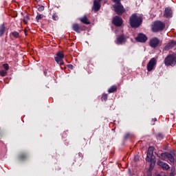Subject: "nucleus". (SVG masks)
<instances>
[{
    "instance_id": "obj_3",
    "label": "nucleus",
    "mask_w": 176,
    "mask_h": 176,
    "mask_svg": "<svg viewBox=\"0 0 176 176\" xmlns=\"http://www.w3.org/2000/svg\"><path fill=\"white\" fill-rule=\"evenodd\" d=\"M166 67H174L176 64V54H168L164 60Z\"/></svg>"
},
{
    "instance_id": "obj_36",
    "label": "nucleus",
    "mask_w": 176,
    "mask_h": 176,
    "mask_svg": "<svg viewBox=\"0 0 176 176\" xmlns=\"http://www.w3.org/2000/svg\"><path fill=\"white\" fill-rule=\"evenodd\" d=\"M113 2L116 3L118 2L119 3V2H120L122 0H111Z\"/></svg>"
},
{
    "instance_id": "obj_28",
    "label": "nucleus",
    "mask_w": 176,
    "mask_h": 176,
    "mask_svg": "<svg viewBox=\"0 0 176 176\" xmlns=\"http://www.w3.org/2000/svg\"><path fill=\"white\" fill-rule=\"evenodd\" d=\"M102 101H107L108 100V94H104L101 98Z\"/></svg>"
},
{
    "instance_id": "obj_20",
    "label": "nucleus",
    "mask_w": 176,
    "mask_h": 176,
    "mask_svg": "<svg viewBox=\"0 0 176 176\" xmlns=\"http://www.w3.org/2000/svg\"><path fill=\"white\" fill-rule=\"evenodd\" d=\"M118 91V87L116 85H112L109 89L108 93H115V91Z\"/></svg>"
},
{
    "instance_id": "obj_40",
    "label": "nucleus",
    "mask_w": 176,
    "mask_h": 176,
    "mask_svg": "<svg viewBox=\"0 0 176 176\" xmlns=\"http://www.w3.org/2000/svg\"><path fill=\"white\" fill-rule=\"evenodd\" d=\"M98 1V2L100 3V2H101V0H96Z\"/></svg>"
},
{
    "instance_id": "obj_33",
    "label": "nucleus",
    "mask_w": 176,
    "mask_h": 176,
    "mask_svg": "<svg viewBox=\"0 0 176 176\" xmlns=\"http://www.w3.org/2000/svg\"><path fill=\"white\" fill-rule=\"evenodd\" d=\"M3 69L8 71L9 69V65L8 63H5L3 65Z\"/></svg>"
},
{
    "instance_id": "obj_12",
    "label": "nucleus",
    "mask_w": 176,
    "mask_h": 176,
    "mask_svg": "<svg viewBox=\"0 0 176 176\" xmlns=\"http://www.w3.org/2000/svg\"><path fill=\"white\" fill-rule=\"evenodd\" d=\"M124 42H126V37L124 35L119 36L116 41V45H123Z\"/></svg>"
},
{
    "instance_id": "obj_25",
    "label": "nucleus",
    "mask_w": 176,
    "mask_h": 176,
    "mask_svg": "<svg viewBox=\"0 0 176 176\" xmlns=\"http://www.w3.org/2000/svg\"><path fill=\"white\" fill-rule=\"evenodd\" d=\"M43 17H44V15L42 14L37 15L36 16V21H37V23H39V20H42Z\"/></svg>"
},
{
    "instance_id": "obj_11",
    "label": "nucleus",
    "mask_w": 176,
    "mask_h": 176,
    "mask_svg": "<svg viewBox=\"0 0 176 176\" xmlns=\"http://www.w3.org/2000/svg\"><path fill=\"white\" fill-rule=\"evenodd\" d=\"M157 164L158 166H160V167H161V168H162V170L165 171H167V170H170V166L166 162L158 160Z\"/></svg>"
},
{
    "instance_id": "obj_38",
    "label": "nucleus",
    "mask_w": 176,
    "mask_h": 176,
    "mask_svg": "<svg viewBox=\"0 0 176 176\" xmlns=\"http://www.w3.org/2000/svg\"><path fill=\"white\" fill-rule=\"evenodd\" d=\"M152 120H153V122H156V121L157 120V119H156V118H153Z\"/></svg>"
},
{
    "instance_id": "obj_7",
    "label": "nucleus",
    "mask_w": 176,
    "mask_h": 176,
    "mask_svg": "<svg viewBox=\"0 0 176 176\" xmlns=\"http://www.w3.org/2000/svg\"><path fill=\"white\" fill-rule=\"evenodd\" d=\"M156 64H157V60L155 59V58H152L147 63V71L148 72L153 71V68H155L156 66Z\"/></svg>"
},
{
    "instance_id": "obj_26",
    "label": "nucleus",
    "mask_w": 176,
    "mask_h": 176,
    "mask_svg": "<svg viewBox=\"0 0 176 176\" xmlns=\"http://www.w3.org/2000/svg\"><path fill=\"white\" fill-rule=\"evenodd\" d=\"M58 58H64V54L61 52H58L57 54H56V56H55Z\"/></svg>"
},
{
    "instance_id": "obj_1",
    "label": "nucleus",
    "mask_w": 176,
    "mask_h": 176,
    "mask_svg": "<svg viewBox=\"0 0 176 176\" xmlns=\"http://www.w3.org/2000/svg\"><path fill=\"white\" fill-rule=\"evenodd\" d=\"M146 162L150 163L149 168L148 170L147 176H152L151 171L155 168V164H156V157L153 155V147L149 146L147 150Z\"/></svg>"
},
{
    "instance_id": "obj_24",
    "label": "nucleus",
    "mask_w": 176,
    "mask_h": 176,
    "mask_svg": "<svg viewBox=\"0 0 176 176\" xmlns=\"http://www.w3.org/2000/svg\"><path fill=\"white\" fill-rule=\"evenodd\" d=\"M29 20H30V15L27 14L23 17V22L24 23V24H28Z\"/></svg>"
},
{
    "instance_id": "obj_14",
    "label": "nucleus",
    "mask_w": 176,
    "mask_h": 176,
    "mask_svg": "<svg viewBox=\"0 0 176 176\" xmlns=\"http://www.w3.org/2000/svg\"><path fill=\"white\" fill-rule=\"evenodd\" d=\"M72 30L73 31H75V32H77V34H80V31H83V30H82V27H80L78 23H74L72 25Z\"/></svg>"
},
{
    "instance_id": "obj_41",
    "label": "nucleus",
    "mask_w": 176,
    "mask_h": 176,
    "mask_svg": "<svg viewBox=\"0 0 176 176\" xmlns=\"http://www.w3.org/2000/svg\"><path fill=\"white\" fill-rule=\"evenodd\" d=\"M44 74H45V75H46V74H47V72H44Z\"/></svg>"
},
{
    "instance_id": "obj_15",
    "label": "nucleus",
    "mask_w": 176,
    "mask_h": 176,
    "mask_svg": "<svg viewBox=\"0 0 176 176\" xmlns=\"http://www.w3.org/2000/svg\"><path fill=\"white\" fill-rule=\"evenodd\" d=\"M101 8V4L98 2V1H94V10L95 12H98Z\"/></svg>"
},
{
    "instance_id": "obj_30",
    "label": "nucleus",
    "mask_w": 176,
    "mask_h": 176,
    "mask_svg": "<svg viewBox=\"0 0 176 176\" xmlns=\"http://www.w3.org/2000/svg\"><path fill=\"white\" fill-rule=\"evenodd\" d=\"M0 75L1 76H6V75H8V72L6 70H1L0 71Z\"/></svg>"
},
{
    "instance_id": "obj_27",
    "label": "nucleus",
    "mask_w": 176,
    "mask_h": 176,
    "mask_svg": "<svg viewBox=\"0 0 176 176\" xmlns=\"http://www.w3.org/2000/svg\"><path fill=\"white\" fill-rule=\"evenodd\" d=\"M164 138V135L163 133H160L157 135V140H163Z\"/></svg>"
},
{
    "instance_id": "obj_23",
    "label": "nucleus",
    "mask_w": 176,
    "mask_h": 176,
    "mask_svg": "<svg viewBox=\"0 0 176 176\" xmlns=\"http://www.w3.org/2000/svg\"><path fill=\"white\" fill-rule=\"evenodd\" d=\"M10 35H12V36H13L14 38H20V33H19V32H16V31L12 32L10 33Z\"/></svg>"
},
{
    "instance_id": "obj_19",
    "label": "nucleus",
    "mask_w": 176,
    "mask_h": 176,
    "mask_svg": "<svg viewBox=\"0 0 176 176\" xmlns=\"http://www.w3.org/2000/svg\"><path fill=\"white\" fill-rule=\"evenodd\" d=\"M170 155V153L164 152L161 154V158L162 160H164L165 162H167V159H168V155Z\"/></svg>"
},
{
    "instance_id": "obj_37",
    "label": "nucleus",
    "mask_w": 176,
    "mask_h": 176,
    "mask_svg": "<svg viewBox=\"0 0 176 176\" xmlns=\"http://www.w3.org/2000/svg\"><path fill=\"white\" fill-rule=\"evenodd\" d=\"M78 155L81 159H83V155L82 153H79Z\"/></svg>"
},
{
    "instance_id": "obj_29",
    "label": "nucleus",
    "mask_w": 176,
    "mask_h": 176,
    "mask_svg": "<svg viewBox=\"0 0 176 176\" xmlns=\"http://www.w3.org/2000/svg\"><path fill=\"white\" fill-rule=\"evenodd\" d=\"M52 19L54 20V21H57V20H58V15H57V13L53 14Z\"/></svg>"
},
{
    "instance_id": "obj_6",
    "label": "nucleus",
    "mask_w": 176,
    "mask_h": 176,
    "mask_svg": "<svg viewBox=\"0 0 176 176\" xmlns=\"http://www.w3.org/2000/svg\"><path fill=\"white\" fill-rule=\"evenodd\" d=\"M148 45L153 49H156L160 45V40L157 37H154L150 39Z\"/></svg>"
},
{
    "instance_id": "obj_5",
    "label": "nucleus",
    "mask_w": 176,
    "mask_h": 176,
    "mask_svg": "<svg viewBox=\"0 0 176 176\" xmlns=\"http://www.w3.org/2000/svg\"><path fill=\"white\" fill-rule=\"evenodd\" d=\"M113 8H114V12H116L118 16H122V14L126 12L124 7H123V5H122L120 1H119V3L116 2V4L113 6Z\"/></svg>"
},
{
    "instance_id": "obj_13",
    "label": "nucleus",
    "mask_w": 176,
    "mask_h": 176,
    "mask_svg": "<svg viewBox=\"0 0 176 176\" xmlns=\"http://www.w3.org/2000/svg\"><path fill=\"white\" fill-rule=\"evenodd\" d=\"M175 45H176V42L175 41H172L164 47V50L165 51L170 50V49H173V47H174Z\"/></svg>"
},
{
    "instance_id": "obj_8",
    "label": "nucleus",
    "mask_w": 176,
    "mask_h": 176,
    "mask_svg": "<svg viewBox=\"0 0 176 176\" xmlns=\"http://www.w3.org/2000/svg\"><path fill=\"white\" fill-rule=\"evenodd\" d=\"M135 41L140 43H145L148 41V36L143 33H139L138 36L135 37Z\"/></svg>"
},
{
    "instance_id": "obj_39",
    "label": "nucleus",
    "mask_w": 176,
    "mask_h": 176,
    "mask_svg": "<svg viewBox=\"0 0 176 176\" xmlns=\"http://www.w3.org/2000/svg\"><path fill=\"white\" fill-rule=\"evenodd\" d=\"M170 176H175V173H170Z\"/></svg>"
},
{
    "instance_id": "obj_31",
    "label": "nucleus",
    "mask_w": 176,
    "mask_h": 176,
    "mask_svg": "<svg viewBox=\"0 0 176 176\" xmlns=\"http://www.w3.org/2000/svg\"><path fill=\"white\" fill-rule=\"evenodd\" d=\"M45 10V6H41L38 8V12H43Z\"/></svg>"
},
{
    "instance_id": "obj_22",
    "label": "nucleus",
    "mask_w": 176,
    "mask_h": 176,
    "mask_svg": "<svg viewBox=\"0 0 176 176\" xmlns=\"http://www.w3.org/2000/svg\"><path fill=\"white\" fill-rule=\"evenodd\" d=\"M55 61L57 64H59L60 66L64 65V60L61 58H54Z\"/></svg>"
},
{
    "instance_id": "obj_18",
    "label": "nucleus",
    "mask_w": 176,
    "mask_h": 176,
    "mask_svg": "<svg viewBox=\"0 0 176 176\" xmlns=\"http://www.w3.org/2000/svg\"><path fill=\"white\" fill-rule=\"evenodd\" d=\"M6 32V28L5 25L2 24L0 25V36H3L5 35V32Z\"/></svg>"
},
{
    "instance_id": "obj_35",
    "label": "nucleus",
    "mask_w": 176,
    "mask_h": 176,
    "mask_svg": "<svg viewBox=\"0 0 176 176\" xmlns=\"http://www.w3.org/2000/svg\"><path fill=\"white\" fill-rule=\"evenodd\" d=\"M67 67H68L69 69H74V65H67Z\"/></svg>"
},
{
    "instance_id": "obj_2",
    "label": "nucleus",
    "mask_w": 176,
    "mask_h": 176,
    "mask_svg": "<svg viewBox=\"0 0 176 176\" xmlns=\"http://www.w3.org/2000/svg\"><path fill=\"white\" fill-rule=\"evenodd\" d=\"M129 24L131 28H138L142 24V17L138 16L137 14H133L129 18Z\"/></svg>"
},
{
    "instance_id": "obj_32",
    "label": "nucleus",
    "mask_w": 176,
    "mask_h": 176,
    "mask_svg": "<svg viewBox=\"0 0 176 176\" xmlns=\"http://www.w3.org/2000/svg\"><path fill=\"white\" fill-rule=\"evenodd\" d=\"M130 137H131V135L130 133H126L124 136V139L129 140V138H130Z\"/></svg>"
},
{
    "instance_id": "obj_10",
    "label": "nucleus",
    "mask_w": 176,
    "mask_h": 176,
    "mask_svg": "<svg viewBox=\"0 0 176 176\" xmlns=\"http://www.w3.org/2000/svg\"><path fill=\"white\" fill-rule=\"evenodd\" d=\"M164 16V17H166V19L173 17V10H171V8L167 7L165 8Z\"/></svg>"
},
{
    "instance_id": "obj_17",
    "label": "nucleus",
    "mask_w": 176,
    "mask_h": 176,
    "mask_svg": "<svg viewBox=\"0 0 176 176\" xmlns=\"http://www.w3.org/2000/svg\"><path fill=\"white\" fill-rule=\"evenodd\" d=\"M80 21H81V23H82L83 24H90V21H89L86 15L82 18H80Z\"/></svg>"
},
{
    "instance_id": "obj_21",
    "label": "nucleus",
    "mask_w": 176,
    "mask_h": 176,
    "mask_svg": "<svg viewBox=\"0 0 176 176\" xmlns=\"http://www.w3.org/2000/svg\"><path fill=\"white\" fill-rule=\"evenodd\" d=\"M168 160L172 164H175V158H174V156H173V154L169 153V155H168Z\"/></svg>"
},
{
    "instance_id": "obj_34",
    "label": "nucleus",
    "mask_w": 176,
    "mask_h": 176,
    "mask_svg": "<svg viewBox=\"0 0 176 176\" xmlns=\"http://www.w3.org/2000/svg\"><path fill=\"white\" fill-rule=\"evenodd\" d=\"M170 173L175 174V166L172 167Z\"/></svg>"
},
{
    "instance_id": "obj_42",
    "label": "nucleus",
    "mask_w": 176,
    "mask_h": 176,
    "mask_svg": "<svg viewBox=\"0 0 176 176\" xmlns=\"http://www.w3.org/2000/svg\"><path fill=\"white\" fill-rule=\"evenodd\" d=\"M61 68V69H64V68L63 67H60Z\"/></svg>"
},
{
    "instance_id": "obj_9",
    "label": "nucleus",
    "mask_w": 176,
    "mask_h": 176,
    "mask_svg": "<svg viewBox=\"0 0 176 176\" xmlns=\"http://www.w3.org/2000/svg\"><path fill=\"white\" fill-rule=\"evenodd\" d=\"M112 24L116 27H122V24H123V19L120 16H116L112 20Z\"/></svg>"
},
{
    "instance_id": "obj_4",
    "label": "nucleus",
    "mask_w": 176,
    "mask_h": 176,
    "mask_svg": "<svg viewBox=\"0 0 176 176\" xmlns=\"http://www.w3.org/2000/svg\"><path fill=\"white\" fill-rule=\"evenodd\" d=\"M164 27H166V25L163 22L157 21L152 25V31L153 32H159L160 31H163Z\"/></svg>"
},
{
    "instance_id": "obj_16",
    "label": "nucleus",
    "mask_w": 176,
    "mask_h": 176,
    "mask_svg": "<svg viewBox=\"0 0 176 176\" xmlns=\"http://www.w3.org/2000/svg\"><path fill=\"white\" fill-rule=\"evenodd\" d=\"M19 160H25L28 157V154L27 153H21L19 155Z\"/></svg>"
}]
</instances>
